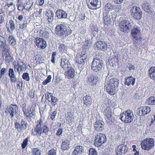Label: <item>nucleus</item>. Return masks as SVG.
<instances>
[{
  "instance_id": "nucleus-2",
  "label": "nucleus",
  "mask_w": 155,
  "mask_h": 155,
  "mask_svg": "<svg viewBox=\"0 0 155 155\" xmlns=\"http://www.w3.org/2000/svg\"><path fill=\"white\" fill-rule=\"evenodd\" d=\"M71 30L69 28L63 24H60L56 26L55 33L56 35L63 37L68 36L71 33Z\"/></svg>"
},
{
  "instance_id": "nucleus-16",
  "label": "nucleus",
  "mask_w": 155,
  "mask_h": 155,
  "mask_svg": "<svg viewBox=\"0 0 155 155\" xmlns=\"http://www.w3.org/2000/svg\"><path fill=\"white\" fill-rule=\"evenodd\" d=\"M98 81V78L94 74L89 75L87 77V82L90 85L94 86Z\"/></svg>"
},
{
  "instance_id": "nucleus-52",
  "label": "nucleus",
  "mask_w": 155,
  "mask_h": 155,
  "mask_svg": "<svg viewBox=\"0 0 155 155\" xmlns=\"http://www.w3.org/2000/svg\"><path fill=\"white\" fill-rule=\"evenodd\" d=\"M48 155H56V151L54 149H52L48 151Z\"/></svg>"
},
{
  "instance_id": "nucleus-13",
  "label": "nucleus",
  "mask_w": 155,
  "mask_h": 155,
  "mask_svg": "<svg viewBox=\"0 0 155 155\" xmlns=\"http://www.w3.org/2000/svg\"><path fill=\"white\" fill-rule=\"evenodd\" d=\"M104 113L105 116L106 121H107L108 122H110V121L112 122L113 113L112 112L111 108L109 107H107L104 110Z\"/></svg>"
},
{
  "instance_id": "nucleus-62",
  "label": "nucleus",
  "mask_w": 155,
  "mask_h": 155,
  "mask_svg": "<svg viewBox=\"0 0 155 155\" xmlns=\"http://www.w3.org/2000/svg\"><path fill=\"white\" fill-rule=\"evenodd\" d=\"M85 16L84 14H81L79 15V20L80 21L81 20L82 22L84 21V20L85 18Z\"/></svg>"
},
{
  "instance_id": "nucleus-30",
  "label": "nucleus",
  "mask_w": 155,
  "mask_h": 155,
  "mask_svg": "<svg viewBox=\"0 0 155 155\" xmlns=\"http://www.w3.org/2000/svg\"><path fill=\"white\" fill-rule=\"evenodd\" d=\"M149 76L155 81V67H151L149 70Z\"/></svg>"
},
{
  "instance_id": "nucleus-55",
  "label": "nucleus",
  "mask_w": 155,
  "mask_h": 155,
  "mask_svg": "<svg viewBox=\"0 0 155 155\" xmlns=\"http://www.w3.org/2000/svg\"><path fill=\"white\" fill-rule=\"evenodd\" d=\"M57 52L56 51H54L52 52L51 55V62L52 63L55 62V56H56Z\"/></svg>"
},
{
  "instance_id": "nucleus-53",
  "label": "nucleus",
  "mask_w": 155,
  "mask_h": 155,
  "mask_svg": "<svg viewBox=\"0 0 155 155\" xmlns=\"http://www.w3.org/2000/svg\"><path fill=\"white\" fill-rule=\"evenodd\" d=\"M7 54H6V55H5V59L6 62H9L11 60L12 57L10 56L9 53H7Z\"/></svg>"
},
{
  "instance_id": "nucleus-33",
  "label": "nucleus",
  "mask_w": 155,
  "mask_h": 155,
  "mask_svg": "<svg viewBox=\"0 0 155 155\" xmlns=\"http://www.w3.org/2000/svg\"><path fill=\"white\" fill-rule=\"evenodd\" d=\"M105 12H112V13L114 14V6L110 3H107L105 6Z\"/></svg>"
},
{
  "instance_id": "nucleus-46",
  "label": "nucleus",
  "mask_w": 155,
  "mask_h": 155,
  "mask_svg": "<svg viewBox=\"0 0 155 155\" xmlns=\"http://www.w3.org/2000/svg\"><path fill=\"white\" fill-rule=\"evenodd\" d=\"M51 75H48L47 79L42 82L43 85H45L47 84L48 83L50 82L51 81Z\"/></svg>"
},
{
  "instance_id": "nucleus-11",
  "label": "nucleus",
  "mask_w": 155,
  "mask_h": 155,
  "mask_svg": "<svg viewBox=\"0 0 155 155\" xmlns=\"http://www.w3.org/2000/svg\"><path fill=\"white\" fill-rule=\"evenodd\" d=\"M34 42L35 44L38 48L44 49L47 46V43L46 41L42 38L37 37L35 38Z\"/></svg>"
},
{
  "instance_id": "nucleus-50",
  "label": "nucleus",
  "mask_w": 155,
  "mask_h": 155,
  "mask_svg": "<svg viewBox=\"0 0 155 155\" xmlns=\"http://www.w3.org/2000/svg\"><path fill=\"white\" fill-rule=\"evenodd\" d=\"M43 133H45L46 135H47L48 133L49 129L48 126L45 124L43 127Z\"/></svg>"
},
{
  "instance_id": "nucleus-41",
  "label": "nucleus",
  "mask_w": 155,
  "mask_h": 155,
  "mask_svg": "<svg viewBox=\"0 0 155 155\" xmlns=\"http://www.w3.org/2000/svg\"><path fill=\"white\" fill-rule=\"evenodd\" d=\"M32 155H41V153L40 150L37 148H33L31 151Z\"/></svg>"
},
{
  "instance_id": "nucleus-6",
  "label": "nucleus",
  "mask_w": 155,
  "mask_h": 155,
  "mask_svg": "<svg viewBox=\"0 0 155 155\" xmlns=\"http://www.w3.org/2000/svg\"><path fill=\"white\" fill-rule=\"evenodd\" d=\"M94 144L95 146L99 147L104 143L106 142L107 138L105 135L103 134H97L95 137Z\"/></svg>"
},
{
  "instance_id": "nucleus-5",
  "label": "nucleus",
  "mask_w": 155,
  "mask_h": 155,
  "mask_svg": "<svg viewBox=\"0 0 155 155\" xmlns=\"http://www.w3.org/2000/svg\"><path fill=\"white\" fill-rule=\"evenodd\" d=\"M133 24V22L124 20L119 23V29L122 31L128 32L131 29Z\"/></svg>"
},
{
  "instance_id": "nucleus-42",
  "label": "nucleus",
  "mask_w": 155,
  "mask_h": 155,
  "mask_svg": "<svg viewBox=\"0 0 155 155\" xmlns=\"http://www.w3.org/2000/svg\"><path fill=\"white\" fill-rule=\"evenodd\" d=\"M119 61L118 57L117 56H115L113 58H111V59H110L109 60V61L110 63H111L113 64H114L115 63Z\"/></svg>"
},
{
  "instance_id": "nucleus-3",
  "label": "nucleus",
  "mask_w": 155,
  "mask_h": 155,
  "mask_svg": "<svg viewBox=\"0 0 155 155\" xmlns=\"http://www.w3.org/2000/svg\"><path fill=\"white\" fill-rule=\"evenodd\" d=\"M142 149L149 151L154 146V141L153 139L147 138L143 140L140 143Z\"/></svg>"
},
{
  "instance_id": "nucleus-45",
  "label": "nucleus",
  "mask_w": 155,
  "mask_h": 155,
  "mask_svg": "<svg viewBox=\"0 0 155 155\" xmlns=\"http://www.w3.org/2000/svg\"><path fill=\"white\" fill-rule=\"evenodd\" d=\"M9 23L10 25V29L11 31H13L15 29V24L13 21L12 19L9 21Z\"/></svg>"
},
{
  "instance_id": "nucleus-44",
  "label": "nucleus",
  "mask_w": 155,
  "mask_h": 155,
  "mask_svg": "<svg viewBox=\"0 0 155 155\" xmlns=\"http://www.w3.org/2000/svg\"><path fill=\"white\" fill-rule=\"evenodd\" d=\"M50 97H51V100L49 102H51L53 105H55L57 104L58 100L57 98L54 97L53 95L52 96H50Z\"/></svg>"
},
{
  "instance_id": "nucleus-61",
  "label": "nucleus",
  "mask_w": 155,
  "mask_h": 155,
  "mask_svg": "<svg viewBox=\"0 0 155 155\" xmlns=\"http://www.w3.org/2000/svg\"><path fill=\"white\" fill-rule=\"evenodd\" d=\"M42 36L45 38H48L49 37V33L48 32L45 31L43 33Z\"/></svg>"
},
{
  "instance_id": "nucleus-21",
  "label": "nucleus",
  "mask_w": 155,
  "mask_h": 155,
  "mask_svg": "<svg viewBox=\"0 0 155 155\" xmlns=\"http://www.w3.org/2000/svg\"><path fill=\"white\" fill-rule=\"evenodd\" d=\"M105 83L107 84V85H111L112 86L117 87L119 84L118 80L116 78H111L109 81H108V80L107 79H106L105 81Z\"/></svg>"
},
{
  "instance_id": "nucleus-51",
  "label": "nucleus",
  "mask_w": 155,
  "mask_h": 155,
  "mask_svg": "<svg viewBox=\"0 0 155 155\" xmlns=\"http://www.w3.org/2000/svg\"><path fill=\"white\" fill-rule=\"evenodd\" d=\"M28 138H26L23 141L21 147L23 149H24L28 144Z\"/></svg>"
},
{
  "instance_id": "nucleus-27",
  "label": "nucleus",
  "mask_w": 155,
  "mask_h": 155,
  "mask_svg": "<svg viewBox=\"0 0 155 155\" xmlns=\"http://www.w3.org/2000/svg\"><path fill=\"white\" fill-rule=\"evenodd\" d=\"M135 78H133L132 76L130 77H128L125 79V82L124 84L125 85H127L129 86L131 84V85L134 86V84L135 81Z\"/></svg>"
},
{
  "instance_id": "nucleus-26",
  "label": "nucleus",
  "mask_w": 155,
  "mask_h": 155,
  "mask_svg": "<svg viewBox=\"0 0 155 155\" xmlns=\"http://www.w3.org/2000/svg\"><path fill=\"white\" fill-rule=\"evenodd\" d=\"M84 104L87 107H89L92 103L91 97L88 95H86L83 98Z\"/></svg>"
},
{
  "instance_id": "nucleus-24",
  "label": "nucleus",
  "mask_w": 155,
  "mask_h": 155,
  "mask_svg": "<svg viewBox=\"0 0 155 155\" xmlns=\"http://www.w3.org/2000/svg\"><path fill=\"white\" fill-rule=\"evenodd\" d=\"M70 140L67 139L63 140L61 146V149L64 150H68L70 147Z\"/></svg>"
},
{
  "instance_id": "nucleus-25",
  "label": "nucleus",
  "mask_w": 155,
  "mask_h": 155,
  "mask_svg": "<svg viewBox=\"0 0 155 155\" xmlns=\"http://www.w3.org/2000/svg\"><path fill=\"white\" fill-rule=\"evenodd\" d=\"M84 150L83 147L80 145L75 147L74 150L72 153V155H79L82 153Z\"/></svg>"
},
{
  "instance_id": "nucleus-56",
  "label": "nucleus",
  "mask_w": 155,
  "mask_h": 155,
  "mask_svg": "<svg viewBox=\"0 0 155 155\" xmlns=\"http://www.w3.org/2000/svg\"><path fill=\"white\" fill-rule=\"evenodd\" d=\"M11 81L12 82L15 83L17 82L18 80L16 78L15 75H14L11 77H9Z\"/></svg>"
},
{
  "instance_id": "nucleus-20",
  "label": "nucleus",
  "mask_w": 155,
  "mask_h": 155,
  "mask_svg": "<svg viewBox=\"0 0 155 155\" xmlns=\"http://www.w3.org/2000/svg\"><path fill=\"white\" fill-rule=\"evenodd\" d=\"M55 15L58 19H65L67 18V16L66 12L61 9L57 10L55 12Z\"/></svg>"
},
{
  "instance_id": "nucleus-38",
  "label": "nucleus",
  "mask_w": 155,
  "mask_h": 155,
  "mask_svg": "<svg viewBox=\"0 0 155 155\" xmlns=\"http://www.w3.org/2000/svg\"><path fill=\"white\" fill-rule=\"evenodd\" d=\"M17 4L16 6L18 7V9L19 11H22L23 10L22 7L23 3L21 0H17Z\"/></svg>"
},
{
  "instance_id": "nucleus-49",
  "label": "nucleus",
  "mask_w": 155,
  "mask_h": 155,
  "mask_svg": "<svg viewBox=\"0 0 155 155\" xmlns=\"http://www.w3.org/2000/svg\"><path fill=\"white\" fill-rule=\"evenodd\" d=\"M29 114L31 115V117L32 118H35V111L33 108H30Z\"/></svg>"
},
{
  "instance_id": "nucleus-43",
  "label": "nucleus",
  "mask_w": 155,
  "mask_h": 155,
  "mask_svg": "<svg viewBox=\"0 0 155 155\" xmlns=\"http://www.w3.org/2000/svg\"><path fill=\"white\" fill-rule=\"evenodd\" d=\"M33 2H32L31 3H30L29 2H27L26 4V7H25V9L27 11L32 9V7L33 5Z\"/></svg>"
},
{
  "instance_id": "nucleus-18",
  "label": "nucleus",
  "mask_w": 155,
  "mask_h": 155,
  "mask_svg": "<svg viewBox=\"0 0 155 155\" xmlns=\"http://www.w3.org/2000/svg\"><path fill=\"white\" fill-rule=\"evenodd\" d=\"M131 34L134 39H138V38H141V34L140 31V28L139 27L133 28L131 30Z\"/></svg>"
},
{
  "instance_id": "nucleus-39",
  "label": "nucleus",
  "mask_w": 155,
  "mask_h": 155,
  "mask_svg": "<svg viewBox=\"0 0 155 155\" xmlns=\"http://www.w3.org/2000/svg\"><path fill=\"white\" fill-rule=\"evenodd\" d=\"M26 69V65L25 64H23L21 67H19V68H18V69H17V71L18 72L19 74H20L21 73H22V71H25Z\"/></svg>"
},
{
  "instance_id": "nucleus-60",
  "label": "nucleus",
  "mask_w": 155,
  "mask_h": 155,
  "mask_svg": "<svg viewBox=\"0 0 155 155\" xmlns=\"http://www.w3.org/2000/svg\"><path fill=\"white\" fill-rule=\"evenodd\" d=\"M57 113V112L56 111H53L52 114L51 115L50 118L52 120H53L55 118Z\"/></svg>"
},
{
  "instance_id": "nucleus-58",
  "label": "nucleus",
  "mask_w": 155,
  "mask_h": 155,
  "mask_svg": "<svg viewBox=\"0 0 155 155\" xmlns=\"http://www.w3.org/2000/svg\"><path fill=\"white\" fill-rule=\"evenodd\" d=\"M84 61L83 60L81 59L80 57L78 56L77 59L76 61V62L79 64H81L84 62Z\"/></svg>"
},
{
  "instance_id": "nucleus-40",
  "label": "nucleus",
  "mask_w": 155,
  "mask_h": 155,
  "mask_svg": "<svg viewBox=\"0 0 155 155\" xmlns=\"http://www.w3.org/2000/svg\"><path fill=\"white\" fill-rule=\"evenodd\" d=\"M142 38H138V39H135V40L134 41V43L135 45V47L137 48L139 47V46H140L141 45V40Z\"/></svg>"
},
{
  "instance_id": "nucleus-9",
  "label": "nucleus",
  "mask_w": 155,
  "mask_h": 155,
  "mask_svg": "<svg viewBox=\"0 0 155 155\" xmlns=\"http://www.w3.org/2000/svg\"><path fill=\"white\" fill-rule=\"evenodd\" d=\"M103 20L105 24L108 25L112 22L114 14L112 12H107L104 13Z\"/></svg>"
},
{
  "instance_id": "nucleus-31",
  "label": "nucleus",
  "mask_w": 155,
  "mask_h": 155,
  "mask_svg": "<svg viewBox=\"0 0 155 155\" xmlns=\"http://www.w3.org/2000/svg\"><path fill=\"white\" fill-rule=\"evenodd\" d=\"M98 28L96 26L93 24H91L90 26L89 31L90 33L94 36L96 35V33L97 32Z\"/></svg>"
},
{
  "instance_id": "nucleus-35",
  "label": "nucleus",
  "mask_w": 155,
  "mask_h": 155,
  "mask_svg": "<svg viewBox=\"0 0 155 155\" xmlns=\"http://www.w3.org/2000/svg\"><path fill=\"white\" fill-rule=\"evenodd\" d=\"M7 41L12 46H14L16 44V41L14 37L12 35H9Z\"/></svg>"
},
{
  "instance_id": "nucleus-10",
  "label": "nucleus",
  "mask_w": 155,
  "mask_h": 155,
  "mask_svg": "<svg viewBox=\"0 0 155 155\" xmlns=\"http://www.w3.org/2000/svg\"><path fill=\"white\" fill-rule=\"evenodd\" d=\"M27 124L24 120L22 119L20 123L17 121L15 122V127L18 132H23L27 128Z\"/></svg>"
},
{
  "instance_id": "nucleus-19",
  "label": "nucleus",
  "mask_w": 155,
  "mask_h": 155,
  "mask_svg": "<svg viewBox=\"0 0 155 155\" xmlns=\"http://www.w3.org/2000/svg\"><path fill=\"white\" fill-rule=\"evenodd\" d=\"M60 65L64 70H67L71 67L69 61L66 59L64 56L62 58Z\"/></svg>"
},
{
  "instance_id": "nucleus-22",
  "label": "nucleus",
  "mask_w": 155,
  "mask_h": 155,
  "mask_svg": "<svg viewBox=\"0 0 155 155\" xmlns=\"http://www.w3.org/2000/svg\"><path fill=\"white\" fill-rule=\"evenodd\" d=\"M95 45L98 50L104 51L107 49V45L104 41H98L95 43Z\"/></svg>"
},
{
  "instance_id": "nucleus-8",
  "label": "nucleus",
  "mask_w": 155,
  "mask_h": 155,
  "mask_svg": "<svg viewBox=\"0 0 155 155\" xmlns=\"http://www.w3.org/2000/svg\"><path fill=\"white\" fill-rule=\"evenodd\" d=\"M42 121L41 119L38 120L36 127L34 128L32 131V134L34 136H36L38 137H39L42 133V129L41 127Z\"/></svg>"
},
{
  "instance_id": "nucleus-28",
  "label": "nucleus",
  "mask_w": 155,
  "mask_h": 155,
  "mask_svg": "<svg viewBox=\"0 0 155 155\" xmlns=\"http://www.w3.org/2000/svg\"><path fill=\"white\" fill-rule=\"evenodd\" d=\"M105 84L104 87L107 92L111 95L114 94L115 91V87L110 85L108 86L106 83H105Z\"/></svg>"
},
{
  "instance_id": "nucleus-57",
  "label": "nucleus",
  "mask_w": 155,
  "mask_h": 155,
  "mask_svg": "<svg viewBox=\"0 0 155 155\" xmlns=\"http://www.w3.org/2000/svg\"><path fill=\"white\" fill-rule=\"evenodd\" d=\"M8 75L10 77L12 76L15 75V73L13 69L12 68H10L8 69Z\"/></svg>"
},
{
  "instance_id": "nucleus-1",
  "label": "nucleus",
  "mask_w": 155,
  "mask_h": 155,
  "mask_svg": "<svg viewBox=\"0 0 155 155\" xmlns=\"http://www.w3.org/2000/svg\"><path fill=\"white\" fill-rule=\"evenodd\" d=\"M101 54L98 53L94 56L91 66V69L94 71H101L104 66Z\"/></svg>"
},
{
  "instance_id": "nucleus-4",
  "label": "nucleus",
  "mask_w": 155,
  "mask_h": 155,
  "mask_svg": "<svg viewBox=\"0 0 155 155\" xmlns=\"http://www.w3.org/2000/svg\"><path fill=\"white\" fill-rule=\"evenodd\" d=\"M120 119L126 123L131 122L134 118V114L132 110H127L120 114Z\"/></svg>"
},
{
  "instance_id": "nucleus-14",
  "label": "nucleus",
  "mask_w": 155,
  "mask_h": 155,
  "mask_svg": "<svg viewBox=\"0 0 155 155\" xmlns=\"http://www.w3.org/2000/svg\"><path fill=\"white\" fill-rule=\"evenodd\" d=\"M18 107L16 104H11L8 107V113L11 118H13L15 115L18 114Z\"/></svg>"
},
{
  "instance_id": "nucleus-37",
  "label": "nucleus",
  "mask_w": 155,
  "mask_h": 155,
  "mask_svg": "<svg viewBox=\"0 0 155 155\" xmlns=\"http://www.w3.org/2000/svg\"><path fill=\"white\" fill-rule=\"evenodd\" d=\"M78 56L83 60L84 61H85L87 58V54L86 51H82L80 54H78Z\"/></svg>"
},
{
  "instance_id": "nucleus-23",
  "label": "nucleus",
  "mask_w": 155,
  "mask_h": 155,
  "mask_svg": "<svg viewBox=\"0 0 155 155\" xmlns=\"http://www.w3.org/2000/svg\"><path fill=\"white\" fill-rule=\"evenodd\" d=\"M68 69V71L64 72V74L69 79H71L74 76L75 71L71 67Z\"/></svg>"
},
{
  "instance_id": "nucleus-32",
  "label": "nucleus",
  "mask_w": 155,
  "mask_h": 155,
  "mask_svg": "<svg viewBox=\"0 0 155 155\" xmlns=\"http://www.w3.org/2000/svg\"><path fill=\"white\" fill-rule=\"evenodd\" d=\"M46 15L48 17V21L49 23H51L53 21L54 14L52 11H51L50 12L46 13Z\"/></svg>"
},
{
  "instance_id": "nucleus-47",
  "label": "nucleus",
  "mask_w": 155,
  "mask_h": 155,
  "mask_svg": "<svg viewBox=\"0 0 155 155\" xmlns=\"http://www.w3.org/2000/svg\"><path fill=\"white\" fill-rule=\"evenodd\" d=\"M97 152L96 150L93 148H91L89 150V155H97Z\"/></svg>"
},
{
  "instance_id": "nucleus-15",
  "label": "nucleus",
  "mask_w": 155,
  "mask_h": 155,
  "mask_svg": "<svg viewBox=\"0 0 155 155\" xmlns=\"http://www.w3.org/2000/svg\"><path fill=\"white\" fill-rule=\"evenodd\" d=\"M100 0H86V4L90 9H93L101 3Z\"/></svg>"
},
{
  "instance_id": "nucleus-7",
  "label": "nucleus",
  "mask_w": 155,
  "mask_h": 155,
  "mask_svg": "<svg viewBox=\"0 0 155 155\" xmlns=\"http://www.w3.org/2000/svg\"><path fill=\"white\" fill-rule=\"evenodd\" d=\"M132 16L137 20H140L142 17V12L140 8L137 7H133L130 10Z\"/></svg>"
},
{
  "instance_id": "nucleus-64",
  "label": "nucleus",
  "mask_w": 155,
  "mask_h": 155,
  "mask_svg": "<svg viewBox=\"0 0 155 155\" xmlns=\"http://www.w3.org/2000/svg\"><path fill=\"white\" fill-rule=\"evenodd\" d=\"M91 42L90 40H85V41L84 43V45L85 46L89 47L90 46Z\"/></svg>"
},
{
  "instance_id": "nucleus-34",
  "label": "nucleus",
  "mask_w": 155,
  "mask_h": 155,
  "mask_svg": "<svg viewBox=\"0 0 155 155\" xmlns=\"http://www.w3.org/2000/svg\"><path fill=\"white\" fill-rule=\"evenodd\" d=\"M150 111V107L148 106H144L141 110V115L142 116L146 115L149 113Z\"/></svg>"
},
{
  "instance_id": "nucleus-17",
  "label": "nucleus",
  "mask_w": 155,
  "mask_h": 155,
  "mask_svg": "<svg viewBox=\"0 0 155 155\" xmlns=\"http://www.w3.org/2000/svg\"><path fill=\"white\" fill-rule=\"evenodd\" d=\"M104 122L101 120L96 121L94 124L95 129L97 131L101 132L104 129Z\"/></svg>"
},
{
  "instance_id": "nucleus-63",
  "label": "nucleus",
  "mask_w": 155,
  "mask_h": 155,
  "mask_svg": "<svg viewBox=\"0 0 155 155\" xmlns=\"http://www.w3.org/2000/svg\"><path fill=\"white\" fill-rule=\"evenodd\" d=\"M62 129L61 128H59L57 130L56 134L59 136L62 134Z\"/></svg>"
},
{
  "instance_id": "nucleus-48",
  "label": "nucleus",
  "mask_w": 155,
  "mask_h": 155,
  "mask_svg": "<svg viewBox=\"0 0 155 155\" xmlns=\"http://www.w3.org/2000/svg\"><path fill=\"white\" fill-rule=\"evenodd\" d=\"M22 78L24 79L27 81H28L30 80L29 74L28 73H24L23 74Z\"/></svg>"
},
{
  "instance_id": "nucleus-36",
  "label": "nucleus",
  "mask_w": 155,
  "mask_h": 155,
  "mask_svg": "<svg viewBox=\"0 0 155 155\" xmlns=\"http://www.w3.org/2000/svg\"><path fill=\"white\" fill-rule=\"evenodd\" d=\"M146 103L148 105H154L155 104V97H150L146 101Z\"/></svg>"
},
{
  "instance_id": "nucleus-54",
  "label": "nucleus",
  "mask_w": 155,
  "mask_h": 155,
  "mask_svg": "<svg viewBox=\"0 0 155 155\" xmlns=\"http://www.w3.org/2000/svg\"><path fill=\"white\" fill-rule=\"evenodd\" d=\"M66 46L64 44H61L59 47V49L60 51L61 52L65 50Z\"/></svg>"
},
{
  "instance_id": "nucleus-12",
  "label": "nucleus",
  "mask_w": 155,
  "mask_h": 155,
  "mask_svg": "<svg viewBox=\"0 0 155 155\" xmlns=\"http://www.w3.org/2000/svg\"><path fill=\"white\" fill-rule=\"evenodd\" d=\"M128 147L124 144H122L119 145L117 148L116 153L117 155H124L127 152Z\"/></svg>"
},
{
  "instance_id": "nucleus-59",
  "label": "nucleus",
  "mask_w": 155,
  "mask_h": 155,
  "mask_svg": "<svg viewBox=\"0 0 155 155\" xmlns=\"http://www.w3.org/2000/svg\"><path fill=\"white\" fill-rule=\"evenodd\" d=\"M86 33V28H81L80 30V35L81 36H83L85 35Z\"/></svg>"
},
{
  "instance_id": "nucleus-29",
  "label": "nucleus",
  "mask_w": 155,
  "mask_h": 155,
  "mask_svg": "<svg viewBox=\"0 0 155 155\" xmlns=\"http://www.w3.org/2000/svg\"><path fill=\"white\" fill-rule=\"evenodd\" d=\"M143 10L148 14H151L152 13L151 8L147 3H144L142 5Z\"/></svg>"
}]
</instances>
